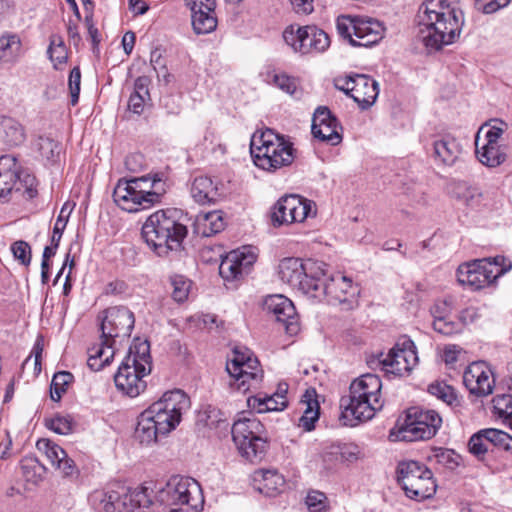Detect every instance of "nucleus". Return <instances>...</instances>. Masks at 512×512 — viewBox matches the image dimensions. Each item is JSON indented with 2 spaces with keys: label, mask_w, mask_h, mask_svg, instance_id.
Segmentation results:
<instances>
[{
  "label": "nucleus",
  "mask_w": 512,
  "mask_h": 512,
  "mask_svg": "<svg viewBox=\"0 0 512 512\" xmlns=\"http://www.w3.org/2000/svg\"><path fill=\"white\" fill-rule=\"evenodd\" d=\"M418 36L429 52L455 43L464 25L463 12L447 0H424L417 12Z\"/></svg>",
  "instance_id": "nucleus-1"
},
{
  "label": "nucleus",
  "mask_w": 512,
  "mask_h": 512,
  "mask_svg": "<svg viewBox=\"0 0 512 512\" xmlns=\"http://www.w3.org/2000/svg\"><path fill=\"white\" fill-rule=\"evenodd\" d=\"M189 408L190 399L185 392L166 391L138 416L135 439L142 445L155 444L160 436H166L180 424Z\"/></svg>",
  "instance_id": "nucleus-2"
},
{
  "label": "nucleus",
  "mask_w": 512,
  "mask_h": 512,
  "mask_svg": "<svg viewBox=\"0 0 512 512\" xmlns=\"http://www.w3.org/2000/svg\"><path fill=\"white\" fill-rule=\"evenodd\" d=\"M382 382L375 374H364L355 379L349 393L340 399V420L344 425L354 427L372 419L382 409Z\"/></svg>",
  "instance_id": "nucleus-3"
},
{
  "label": "nucleus",
  "mask_w": 512,
  "mask_h": 512,
  "mask_svg": "<svg viewBox=\"0 0 512 512\" xmlns=\"http://www.w3.org/2000/svg\"><path fill=\"white\" fill-rule=\"evenodd\" d=\"M167 188L163 173L120 179L114 188L113 199L120 209L136 213L159 204Z\"/></svg>",
  "instance_id": "nucleus-4"
},
{
  "label": "nucleus",
  "mask_w": 512,
  "mask_h": 512,
  "mask_svg": "<svg viewBox=\"0 0 512 512\" xmlns=\"http://www.w3.org/2000/svg\"><path fill=\"white\" fill-rule=\"evenodd\" d=\"M180 216L179 210L162 209L152 213L144 222L142 237L158 256H165L181 247L188 231L180 222Z\"/></svg>",
  "instance_id": "nucleus-5"
},
{
  "label": "nucleus",
  "mask_w": 512,
  "mask_h": 512,
  "mask_svg": "<svg viewBox=\"0 0 512 512\" xmlns=\"http://www.w3.org/2000/svg\"><path fill=\"white\" fill-rule=\"evenodd\" d=\"M250 153L255 166L268 172L290 166L295 158L292 142L269 128L254 132Z\"/></svg>",
  "instance_id": "nucleus-6"
},
{
  "label": "nucleus",
  "mask_w": 512,
  "mask_h": 512,
  "mask_svg": "<svg viewBox=\"0 0 512 512\" xmlns=\"http://www.w3.org/2000/svg\"><path fill=\"white\" fill-rule=\"evenodd\" d=\"M151 372L150 345L147 341L136 342L130 346L114 376L119 391L129 397H137L145 391L147 377Z\"/></svg>",
  "instance_id": "nucleus-7"
},
{
  "label": "nucleus",
  "mask_w": 512,
  "mask_h": 512,
  "mask_svg": "<svg viewBox=\"0 0 512 512\" xmlns=\"http://www.w3.org/2000/svg\"><path fill=\"white\" fill-rule=\"evenodd\" d=\"M442 418L434 410L410 408L390 430L391 441H423L431 439L441 427Z\"/></svg>",
  "instance_id": "nucleus-8"
},
{
  "label": "nucleus",
  "mask_w": 512,
  "mask_h": 512,
  "mask_svg": "<svg viewBox=\"0 0 512 512\" xmlns=\"http://www.w3.org/2000/svg\"><path fill=\"white\" fill-rule=\"evenodd\" d=\"M511 268V262L506 265L505 258L497 256L493 261L478 259L463 263L457 268L456 276L461 286L476 291L490 285Z\"/></svg>",
  "instance_id": "nucleus-9"
},
{
  "label": "nucleus",
  "mask_w": 512,
  "mask_h": 512,
  "mask_svg": "<svg viewBox=\"0 0 512 512\" xmlns=\"http://www.w3.org/2000/svg\"><path fill=\"white\" fill-rule=\"evenodd\" d=\"M325 264L312 259L287 257L278 264L280 280L310 298L313 282L324 275Z\"/></svg>",
  "instance_id": "nucleus-10"
},
{
  "label": "nucleus",
  "mask_w": 512,
  "mask_h": 512,
  "mask_svg": "<svg viewBox=\"0 0 512 512\" xmlns=\"http://www.w3.org/2000/svg\"><path fill=\"white\" fill-rule=\"evenodd\" d=\"M155 502L165 507L188 505L192 508H202L204 498L196 480L175 475L164 486L157 489Z\"/></svg>",
  "instance_id": "nucleus-11"
},
{
  "label": "nucleus",
  "mask_w": 512,
  "mask_h": 512,
  "mask_svg": "<svg viewBox=\"0 0 512 512\" xmlns=\"http://www.w3.org/2000/svg\"><path fill=\"white\" fill-rule=\"evenodd\" d=\"M337 31L352 46L371 47L384 36L383 24L373 18L343 15L337 19Z\"/></svg>",
  "instance_id": "nucleus-12"
},
{
  "label": "nucleus",
  "mask_w": 512,
  "mask_h": 512,
  "mask_svg": "<svg viewBox=\"0 0 512 512\" xmlns=\"http://www.w3.org/2000/svg\"><path fill=\"white\" fill-rule=\"evenodd\" d=\"M507 124L501 120H493L485 123L477 131L475 137L476 157L479 162L487 167L494 168L505 162L506 146L500 144Z\"/></svg>",
  "instance_id": "nucleus-13"
},
{
  "label": "nucleus",
  "mask_w": 512,
  "mask_h": 512,
  "mask_svg": "<svg viewBox=\"0 0 512 512\" xmlns=\"http://www.w3.org/2000/svg\"><path fill=\"white\" fill-rule=\"evenodd\" d=\"M397 480L411 499L423 500L431 497L436 491L431 470L414 460L402 461L398 464Z\"/></svg>",
  "instance_id": "nucleus-14"
},
{
  "label": "nucleus",
  "mask_w": 512,
  "mask_h": 512,
  "mask_svg": "<svg viewBox=\"0 0 512 512\" xmlns=\"http://www.w3.org/2000/svg\"><path fill=\"white\" fill-rule=\"evenodd\" d=\"M89 500L98 512H130L128 507L149 508L154 504L147 487L122 495L116 491L97 490L90 495Z\"/></svg>",
  "instance_id": "nucleus-15"
},
{
  "label": "nucleus",
  "mask_w": 512,
  "mask_h": 512,
  "mask_svg": "<svg viewBox=\"0 0 512 512\" xmlns=\"http://www.w3.org/2000/svg\"><path fill=\"white\" fill-rule=\"evenodd\" d=\"M231 433L239 452L246 459L253 461L264 453V426L256 417L239 418L234 422Z\"/></svg>",
  "instance_id": "nucleus-16"
},
{
  "label": "nucleus",
  "mask_w": 512,
  "mask_h": 512,
  "mask_svg": "<svg viewBox=\"0 0 512 512\" xmlns=\"http://www.w3.org/2000/svg\"><path fill=\"white\" fill-rule=\"evenodd\" d=\"M283 39L294 53L300 55L322 53L330 46L328 34L314 25H290L283 31Z\"/></svg>",
  "instance_id": "nucleus-17"
},
{
  "label": "nucleus",
  "mask_w": 512,
  "mask_h": 512,
  "mask_svg": "<svg viewBox=\"0 0 512 512\" xmlns=\"http://www.w3.org/2000/svg\"><path fill=\"white\" fill-rule=\"evenodd\" d=\"M358 288L352 280L341 273H336L331 277L318 276L313 282V288L310 299L316 301H326L329 304L337 305L350 302L358 294Z\"/></svg>",
  "instance_id": "nucleus-18"
},
{
  "label": "nucleus",
  "mask_w": 512,
  "mask_h": 512,
  "mask_svg": "<svg viewBox=\"0 0 512 512\" xmlns=\"http://www.w3.org/2000/svg\"><path fill=\"white\" fill-rule=\"evenodd\" d=\"M378 363L386 373L404 376L417 365L418 356L414 342L401 336L387 355L380 354Z\"/></svg>",
  "instance_id": "nucleus-19"
},
{
  "label": "nucleus",
  "mask_w": 512,
  "mask_h": 512,
  "mask_svg": "<svg viewBox=\"0 0 512 512\" xmlns=\"http://www.w3.org/2000/svg\"><path fill=\"white\" fill-rule=\"evenodd\" d=\"M316 215L315 204L298 195L281 197L273 206L271 221L273 226L279 227L295 222H303L308 217Z\"/></svg>",
  "instance_id": "nucleus-20"
},
{
  "label": "nucleus",
  "mask_w": 512,
  "mask_h": 512,
  "mask_svg": "<svg viewBox=\"0 0 512 512\" xmlns=\"http://www.w3.org/2000/svg\"><path fill=\"white\" fill-rule=\"evenodd\" d=\"M336 87L349 95L361 109L371 107L379 94L378 82L365 74L337 79Z\"/></svg>",
  "instance_id": "nucleus-21"
},
{
  "label": "nucleus",
  "mask_w": 512,
  "mask_h": 512,
  "mask_svg": "<svg viewBox=\"0 0 512 512\" xmlns=\"http://www.w3.org/2000/svg\"><path fill=\"white\" fill-rule=\"evenodd\" d=\"M134 314L126 307H111L105 312L101 323V332L104 339L115 342L117 337H129L134 328Z\"/></svg>",
  "instance_id": "nucleus-22"
},
{
  "label": "nucleus",
  "mask_w": 512,
  "mask_h": 512,
  "mask_svg": "<svg viewBox=\"0 0 512 512\" xmlns=\"http://www.w3.org/2000/svg\"><path fill=\"white\" fill-rule=\"evenodd\" d=\"M256 261V254L252 247L244 246L241 249L229 252L219 265V274L226 281H233L247 274Z\"/></svg>",
  "instance_id": "nucleus-23"
},
{
  "label": "nucleus",
  "mask_w": 512,
  "mask_h": 512,
  "mask_svg": "<svg viewBox=\"0 0 512 512\" xmlns=\"http://www.w3.org/2000/svg\"><path fill=\"white\" fill-rule=\"evenodd\" d=\"M265 308L283 325L290 336L300 331L299 319L293 302L281 294L270 295L265 300Z\"/></svg>",
  "instance_id": "nucleus-24"
},
{
  "label": "nucleus",
  "mask_w": 512,
  "mask_h": 512,
  "mask_svg": "<svg viewBox=\"0 0 512 512\" xmlns=\"http://www.w3.org/2000/svg\"><path fill=\"white\" fill-rule=\"evenodd\" d=\"M463 382L470 393L479 397L491 394L494 388L492 370L484 361L471 363L464 371Z\"/></svg>",
  "instance_id": "nucleus-25"
},
{
  "label": "nucleus",
  "mask_w": 512,
  "mask_h": 512,
  "mask_svg": "<svg viewBox=\"0 0 512 512\" xmlns=\"http://www.w3.org/2000/svg\"><path fill=\"white\" fill-rule=\"evenodd\" d=\"M196 34H209L217 27L216 0H185Z\"/></svg>",
  "instance_id": "nucleus-26"
},
{
  "label": "nucleus",
  "mask_w": 512,
  "mask_h": 512,
  "mask_svg": "<svg viewBox=\"0 0 512 512\" xmlns=\"http://www.w3.org/2000/svg\"><path fill=\"white\" fill-rule=\"evenodd\" d=\"M339 123L327 107H318L312 118L311 131L315 138L330 145H338L341 135L338 132Z\"/></svg>",
  "instance_id": "nucleus-27"
},
{
  "label": "nucleus",
  "mask_w": 512,
  "mask_h": 512,
  "mask_svg": "<svg viewBox=\"0 0 512 512\" xmlns=\"http://www.w3.org/2000/svg\"><path fill=\"white\" fill-rule=\"evenodd\" d=\"M36 447L63 476L70 477L77 474L78 470L74 460L69 458L66 451L55 442L49 439H39Z\"/></svg>",
  "instance_id": "nucleus-28"
},
{
  "label": "nucleus",
  "mask_w": 512,
  "mask_h": 512,
  "mask_svg": "<svg viewBox=\"0 0 512 512\" xmlns=\"http://www.w3.org/2000/svg\"><path fill=\"white\" fill-rule=\"evenodd\" d=\"M432 145V156L438 165L453 166L462 154L461 143L450 134L437 136Z\"/></svg>",
  "instance_id": "nucleus-29"
},
{
  "label": "nucleus",
  "mask_w": 512,
  "mask_h": 512,
  "mask_svg": "<svg viewBox=\"0 0 512 512\" xmlns=\"http://www.w3.org/2000/svg\"><path fill=\"white\" fill-rule=\"evenodd\" d=\"M254 487L265 496L275 497L285 489V479L276 470H258L253 475Z\"/></svg>",
  "instance_id": "nucleus-30"
},
{
  "label": "nucleus",
  "mask_w": 512,
  "mask_h": 512,
  "mask_svg": "<svg viewBox=\"0 0 512 512\" xmlns=\"http://www.w3.org/2000/svg\"><path fill=\"white\" fill-rule=\"evenodd\" d=\"M191 197L200 205L215 204L219 197L218 184L208 176H198L190 187Z\"/></svg>",
  "instance_id": "nucleus-31"
},
{
  "label": "nucleus",
  "mask_w": 512,
  "mask_h": 512,
  "mask_svg": "<svg viewBox=\"0 0 512 512\" xmlns=\"http://www.w3.org/2000/svg\"><path fill=\"white\" fill-rule=\"evenodd\" d=\"M25 139V129L19 121L0 115V148L19 146Z\"/></svg>",
  "instance_id": "nucleus-32"
},
{
  "label": "nucleus",
  "mask_w": 512,
  "mask_h": 512,
  "mask_svg": "<svg viewBox=\"0 0 512 512\" xmlns=\"http://www.w3.org/2000/svg\"><path fill=\"white\" fill-rule=\"evenodd\" d=\"M18 163L13 155L0 157V200H6L16 186Z\"/></svg>",
  "instance_id": "nucleus-33"
},
{
  "label": "nucleus",
  "mask_w": 512,
  "mask_h": 512,
  "mask_svg": "<svg viewBox=\"0 0 512 512\" xmlns=\"http://www.w3.org/2000/svg\"><path fill=\"white\" fill-rule=\"evenodd\" d=\"M252 363L254 364V368L252 367V370L254 371H244V374L230 379L229 386L231 389L245 394L249 391L260 388L264 372L258 360H253Z\"/></svg>",
  "instance_id": "nucleus-34"
},
{
  "label": "nucleus",
  "mask_w": 512,
  "mask_h": 512,
  "mask_svg": "<svg viewBox=\"0 0 512 512\" xmlns=\"http://www.w3.org/2000/svg\"><path fill=\"white\" fill-rule=\"evenodd\" d=\"M114 342L111 339H104L101 336V342L88 350L87 364L93 371H99L112 361L115 350Z\"/></svg>",
  "instance_id": "nucleus-35"
},
{
  "label": "nucleus",
  "mask_w": 512,
  "mask_h": 512,
  "mask_svg": "<svg viewBox=\"0 0 512 512\" xmlns=\"http://www.w3.org/2000/svg\"><path fill=\"white\" fill-rule=\"evenodd\" d=\"M195 232L204 237H210L221 232L225 221L221 211L199 213L195 218Z\"/></svg>",
  "instance_id": "nucleus-36"
},
{
  "label": "nucleus",
  "mask_w": 512,
  "mask_h": 512,
  "mask_svg": "<svg viewBox=\"0 0 512 512\" xmlns=\"http://www.w3.org/2000/svg\"><path fill=\"white\" fill-rule=\"evenodd\" d=\"M22 42L18 34L4 32L0 35V68L6 63H15L20 55Z\"/></svg>",
  "instance_id": "nucleus-37"
},
{
  "label": "nucleus",
  "mask_w": 512,
  "mask_h": 512,
  "mask_svg": "<svg viewBox=\"0 0 512 512\" xmlns=\"http://www.w3.org/2000/svg\"><path fill=\"white\" fill-rule=\"evenodd\" d=\"M247 405L257 413L283 411L288 400H280L276 395L258 394L247 398Z\"/></svg>",
  "instance_id": "nucleus-38"
},
{
  "label": "nucleus",
  "mask_w": 512,
  "mask_h": 512,
  "mask_svg": "<svg viewBox=\"0 0 512 512\" xmlns=\"http://www.w3.org/2000/svg\"><path fill=\"white\" fill-rule=\"evenodd\" d=\"M454 195L457 201L468 210H477L483 204V194L480 189L466 183L457 184Z\"/></svg>",
  "instance_id": "nucleus-39"
},
{
  "label": "nucleus",
  "mask_w": 512,
  "mask_h": 512,
  "mask_svg": "<svg viewBox=\"0 0 512 512\" xmlns=\"http://www.w3.org/2000/svg\"><path fill=\"white\" fill-rule=\"evenodd\" d=\"M148 77H138L134 82V90L128 100V108L134 114L140 115L145 107V103L150 98Z\"/></svg>",
  "instance_id": "nucleus-40"
},
{
  "label": "nucleus",
  "mask_w": 512,
  "mask_h": 512,
  "mask_svg": "<svg viewBox=\"0 0 512 512\" xmlns=\"http://www.w3.org/2000/svg\"><path fill=\"white\" fill-rule=\"evenodd\" d=\"M360 453V448L356 444H336L331 445L325 451V460L328 461L332 457H335L336 461H341L343 463H352L358 460Z\"/></svg>",
  "instance_id": "nucleus-41"
},
{
  "label": "nucleus",
  "mask_w": 512,
  "mask_h": 512,
  "mask_svg": "<svg viewBox=\"0 0 512 512\" xmlns=\"http://www.w3.org/2000/svg\"><path fill=\"white\" fill-rule=\"evenodd\" d=\"M21 471L26 481L38 483L46 474V467L34 456H27L21 460Z\"/></svg>",
  "instance_id": "nucleus-42"
},
{
  "label": "nucleus",
  "mask_w": 512,
  "mask_h": 512,
  "mask_svg": "<svg viewBox=\"0 0 512 512\" xmlns=\"http://www.w3.org/2000/svg\"><path fill=\"white\" fill-rule=\"evenodd\" d=\"M47 53L55 69H60L67 62L68 52L61 36H51Z\"/></svg>",
  "instance_id": "nucleus-43"
},
{
  "label": "nucleus",
  "mask_w": 512,
  "mask_h": 512,
  "mask_svg": "<svg viewBox=\"0 0 512 512\" xmlns=\"http://www.w3.org/2000/svg\"><path fill=\"white\" fill-rule=\"evenodd\" d=\"M492 403L494 414L512 429V395H496Z\"/></svg>",
  "instance_id": "nucleus-44"
},
{
  "label": "nucleus",
  "mask_w": 512,
  "mask_h": 512,
  "mask_svg": "<svg viewBox=\"0 0 512 512\" xmlns=\"http://www.w3.org/2000/svg\"><path fill=\"white\" fill-rule=\"evenodd\" d=\"M428 391L431 395L441 400L448 406H456L459 403L458 397L454 388L445 382L436 381L431 383L428 387Z\"/></svg>",
  "instance_id": "nucleus-45"
},
{
  "label": "nucleus",
  "mask_w": 512,
  "mask_h": 512,
  "mask_svg": "<svg viewBox=\"0 0 512 512\" xmlns=\"http://www.w3.org/2000/svg\"><path fill=\"white\" fill-rule=\"evenodd\" d=\"M170 284L172 287L171 295L176 302L182 303L188 299L192 287L190 279L183 275L175 274L170 277Z\"/></svg>",
  "instance_id": "nucleus-46"
},
{
  "label": "nucleus",
  "mask_w": 512,
  "mask_h": 512,
  "mask_svg": "<svg viewBox=\"0 0 512 512\" xmlns=\"http://www.w3.org/2000/svg\"><path fill=\"white\" fill-rule=\"evenodd\" d=\"M304 397L306 398L304 400L306 408L300 418V424L305 430L310 431L314 428V423L318 420L319 405L317 400L312 399V395L309 391L306 392Z\"/></svg>",
  "instance_id": "nucleus-47"
},
{
  "label": "nucleus",
  "mask_w": 512,
  "mask_h": 512,
  "mask_svg": "<svg viewBox=\"0 0 512 512\" xmlns=\"http://www.w3.org/2000/svg\"><path fill=\"white\" fill-rule=\"evenodd\" d=\"M37 147L42 158L49 163H55L60 157V143L49 137H39Z\"/></svg>",
  "instance_id": "nucleus-48"
},
{
  "label": "nucleus",
  "mask_w": 512,
  "mask_h": 512,
  "mask_svg": "<svg viewBox=\"0 0 512 512\" xmlns=\"http://www.w3.org/2000/svg\"><path fill=\"white\" fill-rule=\"evenodd\" d=\"M36 187V178L28 170H21L18 166V176L16 178V186L14 187V190L23 191L29 199H32L37 194Z\"/></svg>",
  "instance_id": "nucleus-49"
},
{
  "label": "nucleus",
  "mask_w": 512,
  "mask_h": 512,
  "mask_svg": "<svg viewBox=\"0 0 512 512\" xmlns=\"http://www.w3.org/2000/svg\"><path fill=\"white\" fill-rule=\"evenodd\" d=\"M73 378V375L67 371H60L54 374L50 387V396L53 401L61 399Z\"/></svg>",
  "instance_id": "nucleus-50"
},
{
  "label": "nucleus",
  "mask_w": 512,
  "mask_h": 512,
  "mask_svg": "<svg viewBox=\"0 0 512 512\" xmlns=\"http://www.w3.org/2000/svg\"><path fill=\"white\" fill-rule=\"evenodd\" d=\"M257 359L251 350L246 347H236L233 350L231 358L227 361L226 370L227 372H236L238 367L248 366L251 368V364H247L248 361Z\"/></svg>",
  "instance_id": "nucleus-51"
},
{
  "label": "nucleus",
  "mask_w": 512,
  "mask_h": 512,
  "mask_svg": "<svg viewBox=\"0 0 512 512\" xmlns=\"http://www.w3.org/2000/svg\"><path fill=\"white\" fill-rule=\"evenodd\" d=\"M431 460H435L438 464L453 470L460 464V455L454 450L446 448H435L430 456Z\"/></svg>",
  "instance_id": "nucleus-52"
},
{
  "label": "nucleus",
  "mask_w": 512,
  "mask_h": 512,
  "mask_svg": "<svg viewBox=\"0 0 512 512\" xmlns=\"http://www.w3.org/2000/svg\"><path fill=\"white\" fill-rule=\"evenodd\" d=\"M197 421L210 429L218 428L221 425L226 424L225 420L222 418L220 410L211 406L199 411Z\"/></svg>",
  "instance_id": "nucleus-53"
},
{
  "label": "nucleus",
  "mask_w": 512,
  "mask_h": 512,
  "mask_svg": "<svg viewBox=\"0 0 512 512\" xmlns=\"http://www.w3.org/2000/svg\"><path fill=\"white\" fill-rule=\"evenodd\" d=\"M483 433H485L490 447L497 446L505 450H509L512 447V437L502 430L488 428L483 429Z\"/></svg>",
  "instance_id": "nucleus-54"
},
{
  "label": "nucleus",
  "mask_w": 512,
  "mask_h": 512,
  "mask_svg": "<svg viewBox=\"0 0 512 512\" xmlns=\"http://www.w3.org/2000/svg\"><path fill=\"white\" fill-rule=\"evenodd\" d=\"M489 448L490 446L483 430L478 431L470 437L468 442L469 452L478 459H482Z\"/></svg>",
  "instance_id": "nucleus-55"
},
{
  "label": "nucleus",
  "mask_w": 512,
  "mask_h": 512,
  "mask_svg": "<svg viewBox=\"0 0 512 512\" xmlns=\"http://www.w3.org/2000/svg\"><path fill=\"white\" fill-rule=\"evenodd\" d=\"M46 426L60 435H67L72 431V420L68 416L57 415L46 421Z\"/></svg>",
  "instance_id": "nucleus-56"
},
{
  "label": "nucleus",
  "mask_w": 512,
  "mask_h": 512,
  "mask_svg": "<svg viewBox=\"0 0 512 512\" xmlns=\"http://www.w3.org/2000/svg\"><path fill=\"white\" fill-rule=\"evenodd\" d=\"M454 301L452 297L436 300L430 309L433 320L448 317L453 310Z\"/></svg>",
  "instance_id": "nucleus-57"
},
{
  "label": "nucleus",
  "mask_w": 512,
  "mask_h": 512,
  "mask_svg": "<svg viewBox=\"0 0 512 512\" xmlns=\"http://www.w3.org/2000/svg\"><path fill=\"white\" fill-rule=\"evenodd\" d=\"M273 83L282 91L289 95H294L297 91V80L287 74H274L272 78Z\"/></svg>",
  "instance_id": "nucleus-58"
},
{
  "label": "nucleus",
  "mask_w": 512,
  "mask_h": 512,
  "mask_svg": "<svg viewBox=\"0 0 512 512\" xmlns=\"http://www.w3.org/2000/svg\"><path fill=\"white\" fill-rule=\"evenodd\" d=\"M80 84H81V72L78 67H74L69 75L68 85L71 96V105H76L79 100L80 94Z\"/></svg>",
  "instance_id": "nucleus-59"
},
{
  "label": "nucleus",
  "mask_w": 512,
  "mask_h": 512,
  "mask_svg": "<svg viewBox=\"0 0 512 512\" xmlns=\"http://www.w3.org/2000/svg\"><path fill=\"white\" fill-rule=\"evenodd\" d=\"M11 251L15 259L23 265H29L31 261V248L25 241H16L11 246Z\"/></svg>",
  "instance_id": "nucleus-60"
},
{
  "label": "nucleus",
  "mask_w": 512,
  "mask_h": 512,
  "mask_svg": "<svg viewBox=\"0 0 512 512\" xmlns=\"http://www.w3.org/2000/svg\"><path fill=\"white\" fill-rule=\"evenodd\" d=\"M433 329L443 335H453L461 331V325L459 323L448 320V317L442 319L433 320Z\"/></svg>",
  "instance_id": "nucleus-61"
},
{
  "label": "nucleus",
  "mask_w": 512,
  "mask_h": 512,
  "mask_svg": "<svg viewBox=\"0 0 512 512\" xmlns=\"http://www.w3.org/2000/svg\"><path fill=\"white\" fill-rule=\"evenodd\" d=\"M65 211H66V206H64L61 209L60 214L57 217L54 228H53L51 240H52V244H55V246H59L63 231L65 230L67 222H68V215H65Z\"/></svg>",
  "instance_id": "nucleus-62"
},
{
  "label": "nucleus",
  "mask_w": 512,
  "mask_h": 512,
  "mask_svg": "<svg viewBox=\"0 0 512 512\" xmlns=\"http://www.w3.org/2000/svg\"><path fill=\"white\" fill-rule=\"evenodd\" d=\"M326 496L319 491H312L306 497V504L310 512H320L325 507Z\"/></svg>",
  "instance_id": "nucleus-63"
},
{
  "label": "nucleus",
  "mask_w": 512,
  "mask_h": 512,
  "mask_svg": "<svg viewBox=\"0 0 512 512\" xmlns=\"http://www.w3.org/2000/svg\"><path fill=\"white\" fill-rule=\"evenodd\" d=\"M15 14L16 7L12 0H0V24L10 23Z\"/></svg>",
  "instance_id": "nucleus-64"
}]
</instances>
